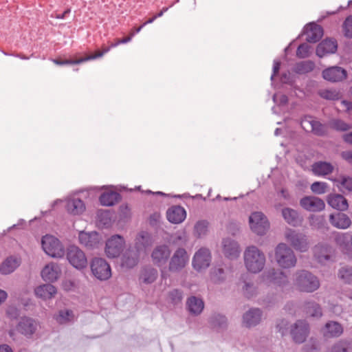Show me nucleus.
Instances as JSON below:
<instances>
[{
	"instance_id": "16",
	"label": "nucleus",
	"mask_w": 352,
	"mask_h": 352,
	"mask_svg": "<svg viewBox=\"0 0 352 352\" xmlns=\"http://www.w3.org/2000/svg\"><path fill=\"white\" fill-rule=\"evenodd\" d=\"M314 258L320 263L324 264L331 259L332 248L327 244L319 243L313 250Z\"/></svg>"
},
{
	"instance_id": "17",
	"label": "nucleus",
	"mask_w": 352,
	"mask_h": 352,
	"mask_svg": "<svg viewBox=\"0 0 352 352\" xmlns=\"http://www.w3.org/2000/svg\"><path fill=\"white\" fill-rule=\"evenodd\" d=\"M223 252L226 257L230 259H235L240 254L239 243L230 238L224 239L222 241Z\"/></svg>"
},
{
	"instance_id": "5",
	"label": "nucleus",
	"mask_w": 352,
	"mask_h": 352,
	"mask_svg": "<svg viewBox=\"0 0 352 352\" xmlns=\"http://www.w3.org/2000/svg\"><path fill=\"white\" fill-rule=\"evenodd\" d=\"M41 245L44 252L54 258H62L64 254V248L60 241L51 235L43 236Z\"/></svg>"
},
{
	"instance_id": "19",
	"label": "nucleus",
	"mask_w": 352,
	"mask_h": 352,
	"mask_svg": "<svg viewBox=\"0 0 352 352\" xmlns=\"http://www.w3.org/2000/svg\"><path fill=\"white\" fill-rule=\"evenodd\" d=\"M336 243L348 255H352V234L349 232L338 233L334 238Z\"/></svg>"
},
{
	"instance_id": "50",
	"label": "nucleus",
	"mask_w": 352,
	"mask_h": 352,
	"mask_svg": "<svg viewBox=\"0 0 352 352\" xmlns=\"http://www.w3.org/2000/svg\"><path fill=\"white\" fill-rule=\"evenodd\" d=\"M208 223L206 221H199L195 226V233L198 237L204 235L208 230Z\"/></svg>"
},
{
	"instance_id": "18",
	"label": "nucleus",
	"mask_w": 352,
	"mask_h": 352,
	"mask_svg": "<svg viewBox=\"0 0 352 352\" xmlns=\"http://www.w3.org/2000/svg\"><path fill=\"white\" fill-rule=\"evenodd\" d=\"M322 77L331 82L342 81L346 78V72L340 67H331L323 70Z\"/></svg>"
},
{
	"instance_id": "33",
	"label": "nucleus",
	"mask_w": 352,
	"mask_h": 352,
	"mask_svg": "<svg viewBox=\"0 0 352 352\" xmlns=\"http://www.w3.org/2000/svg\"><path fill=\"white\" fill-rule=\"evenodd\" d=\"M186 307L191 314L197 316L202 312L204 308V303L201 298L196 296H190L187 300Z\"/></svg>"
},
{
	"instance_id": "24",
	"label": "nucleus",
	"mask_w": 352,
	"mask_h": 352,
	"mask_svg": "<svg viewBox=\"0 0 352 352\" xmlns=\"http://www.w3.org/2000/svg\"><path fill=\"white\" fill-rule=\"evenodd\" d=\"M307 38L306 41L308 43H316L320 40L323 35L322 28L318 24L314 23H309L307 27L305 28Z\"/></svg>"
},
{
	"instance_id": "6",
	"label": "nucleus",
	"mask_w": 352,
	"mask_h": 352,
	"mask_svg": "<svg viewBox=\"0 0 352 352\" xmlns=\"http://www.w3.org/2000/svg\"><path fill=\"white\" fill-rule=\"evenodd\" d=\"M90 267L92 274L100 280H107L111 276V267L104 258H93L90 263Z\"/></svg>"
},
{
	"instance_id": "3",
	"label": "nucleus",
	"mask_w": 352,
	"mask_h": 352,
	"mask_svg": "<svg viewBox=\"0 0 352 352\" xmlns=\"http://www.w3.org/2000/svg\"><path fill=\"white\" fill-rule=\"evenodd\" d=\"M295 276L294 285L300 292L311 293L320 287L318 278L308 271H298Z\"/></svg>"
},
{
	"instance_id": "8",
	"label": "nucleus",
	"mask_w": 352,
	"mask_h": 352,
	"mask_svg": "<svg viewBox=\"0 0 352 352\" xmlns=\"http://www.w3.org/2000/svg\"><path fill=\"white\" fill-rule=\"evenodd\" d=\"M249 222L252 232L260 236L265 234L270 228L267 217L261 212L252 213L249 218Z\"/></svg>"
},
{
	"instance_id": "31",
	"label": "nucleus",
	"mask_w": 352,
	"mask_h": 352,
	"mask_svg": "<svg viewBox=\"0 0 352 352\" xmlns=\"http://www.w3.org/2000/svg\"><path fill=\"white\" fill-rule=\"evenodd\" d=\"M333 166L327 162H316L311 166V170L315 175L325 176L331 174L333 170Z\"/></svg>"
},
{
	"instance_id": "49",
	"label": "nucleus",
	"mask_w": 352,
	"mask_h": 352,
	"mask_svg": "<svg viewBox=\"0 0 352 352\" xmlns=\"http://www.w3.org/2000/svg\"><path fill=\"white\" fill-rule=\"evenodd\" d=\"M319 94L322 98L330 100H338L340 98L339 92L332 89L321 90Z\"/></svg>"
},
{
	"instance_id": "26",
	"label": "nucleus",
	"mask_w": 352,
	"mask_h": 352,
	"mask_svg": "<svg viewBox=\"0 0 352 352\" xmlns=\"http://www.w3.org/2000/svg\"><path fill=\"white\" fill-rule=\"evenodd\" d=\"M327 203L331 207L340 211L346 210L349 208L346 198L339 194L329 195L327 198Z\"/></svg>"
},
{
	"instance_id": "60",
	"label": "nucleus",
	"mask_w": 352,
	"mask_h": 352,
	"mask_svg": "<svg viewBox=\"0 0 352 352\" xmlns=\"http://www.w3.org/2000/svg\"><path fill=\"white\" fill-rule=\"evenodd\" d=\"M341 187L344 188L348 191H352V178L351 177H342L340 182Z\"/></svg>"
},
{
	"instance_id": "1",
	"label": "nucleus",
	"mask_w": 352,
	"mask_h": 352,
	"mask_svg": "<svg viewBox=\"0 0 352 352\" xmlns=\"http://www.w3.org/2000/svg\"><path fill=\"white\" fill-rule=\"evenodd\" d=\"M243 259L248 271L254 274L262 271L266 262L264 253L255 245L246 248L243 253Z\"/></svg>"
},
{
	"instance_id": "27",
	"label": "nucleus",
	"mask_w": 352,
	"mask_h": 352,
	"mask_svg": "<svg viewBox=\"0 0 352 352\" xmlns=\"http://www.w3.org/2000/svg\"><path fill=\"white\" fill-rule=\"evenodd\" d=\"M36 329L35 321L28 317H23L19 321L17 325V330L25 336L32 335Z\"/></svg>"
},
{
	"instance_id": "48",
	"label": "nucleus",
	"mask_w": 352,
	"mask_h": 352,
	"mask_svg": "<svg viewBox=\"0 0 352 352\" xmlns=\"http://www.w3.org/2000/svg\"><path fill=\"white\" fill-rule=\"evenodd\" d=\"M330 127L338 131H346L350 129V125L339 119L332 120L330 123Z\"/></svg>"
},
{
	"instance_id": "54",
	"label": "nucleus",
	"mask_w": 352,
	"mask_h": 352,
	"mask_svg": "<svg viewBox=\"0 0 352 352\" xmlns=\"http://www.w3.org/2000/svg\"><path fill=\"white\" fill-rule=\"evenodd\" d=\"M243 294L246 298H250L256 294V289L253 285L249 282L244 281L243 287Z\"/></svg>"
},
{
	"instance_id": "38",
	"label": "nucleus",
	"mask_w": 352,
	"mask_h": 352,
	"mask_svg": "<svg viewBox=\"0 0 352 352\" xmlns=\"http://www.w3.org/2000/svg\"><path fill=\"white\" fill-rule=\"evenodd\" d=\"M41 276L46 281L56 280L58 278V266L53 263L45 265L41 271Z\"/></svg>"
},
{
	"instance_id": "44",
	"label": "nucleus",
	"mask_w": 352,
	"mask_h": 352,
	"mask_svg": "<svg viewBox=\"0 0 352 352\" xmlns=\"http://www.w3.org/2000/svg\"><path fill=\"white\" fill-rule=\"evenodd\" d=\"M306 313L311 317H321L322 309L319 304L315 302H307L305 305Z\"/></svg>"
},
{
	"instance_id": "34",
	"label": "nucleus",
	"mask_w": 352,
	"mask_h": 352,
	"mask_svg": "<svg viewBox=\"0 0 352 352\" xmlns=\"http://www.w3.org/2000/svg\"><path fill=\"white\" fill-rule=\"evenodd\" d=\"M20 260L14 256L8 257L0 265V274L3 275L9 274L13 272L19 265Z\"/></svg>"
},
{
	"instance_id": "29",
	"label": "nucleus",
	"mask_w": 352,
	"mask_h": 352,
	"mask_svg": "<svg viewBox=\"0 0 352 352\" xmlns=\"http://www.w3.org/2000/svg\"><path fill=\"white\" fill-rule=\"evenodd\" d=\"M139 255L137 250H127L122 255L121 265L126 268H133L138 263Z\"/></svg>"
},
{
	"instance_id": "30",
	"label": "nucleus",
	"mask_w": 352,
	"mask_h": 352,
	"mask_svg": "<svg viewBox=\"0 0 352 352\" xmlns=\"http://www.w3.org/2000/svg\"><path fill=\"white\" fill-rule=\"evenodd\" d=\"M158 276V272L156 269L146 266L142 269L140 275V282L146 285L154 283Z\"/></svg>"
},
{
	"instance_id": "62",
	"label": "nucleus",
	"mask_w": 352,
	"mask_h": 352,
	"mask_svg": "<svg viewBox=\"0 0 352 352\" xmlns=\"http://www.w3.org/2000/svg\"><path fill=\"white\" fill-rule=\"evenodd\" d=\"M103 53L101 51H97L94 54L89 55L83 58H79L80 63H84L87 60H91L100 58L103 56Z\"/></svg>"
},
{
	"instance_id": "47",
	"label": "nucleus",
	"mask_w": 352,
	"mask_h": 352,
	"mask_svg": "<svg viewBox=\"0 0 352 352\" xmlns=\"http://www.w3.org/2000/svg\"><path fill=\"white\" fill-rule=\"evenodd\" d=\"M310 131L318 136H323L327 133L326 127L324 124L320 123V122L314 120V122L311 124V127Z\"/></svg>"
},
{
	"instance_id": "64",
	"label": "nucleus",
	"mask_w": 352,
	"mask_h": 352,
	"mask_svg": "<svg viewBox=\"0 0 352 352\" xmlns=\"http://www.w3.org/2000/svg\"><path fill=\"white\" fill-rule=\"evenodd\" d=\"M134 35L135 33H130L129 36L124 37L122 39H117L116 42L111 43V47H117L120 44H124L129 42Z\"/></svg>"
},
{
	"instance_id": "13",
	"label": "nucleus",
	"mask_w": 352,
	"mask_h": 352,
	"mask_svg": "<svg viewBox=\"0 0 352 352\" xmlns=\"http://www.w3.org/2000/svg\"><path fill=\"white\" fill-rule=\"evenodd\" d=\"M211 262V254L208 249L202 248L195 252L192 258V266L197 271L209 267Z\"/></svg>"
},
{
	"instance_id": "23",
	"label": "nucleus",
	"mask_w": 352,
	"mask_h": 352,
	"mask_svg": "<svg viewBox=\"0 0 352 352\" xmlns=\"http://www.w3.org/2000/svg\"><path fill=\"white\" fill-rule=\"evenodd\" d=\"M80 243L87 248H96L100 242V236L98 232H81L78 236Z\"/></svg>"
},
{
	"instance_id": "59",
	"label": "nucleus",
	"mask_w": 352,
	"mask_h": 352,
	"mask_svg": "<svg viewBox=\"0 0 352 352\" xmlns=\"http://www.w3.org/2000/svg\"><path fill=\"white\" fill-rule=\"evenodd\" d=\"M314 122V119L310 116H305L302 118L300 124L302 128L305 131H309L311 129V124Z\"/></svg>"
},
{
	"instance_id": "53",
	"label": "nucleus",
	"mask_w": 352,
	"mask_h": 352,
	"mask_svg": "<svg viewBox=\"0 0 352 352\" xmlns=\"http://www.w3.org/2000/svg\"><path fill=\"white\" fill-rule=\"evenodd\" d=\"M327 184L325 182H315L311 186L312 192L316 194H323L326 192Z\"/></svg>"
},
{
	"instance_id": "57",
	"label": "nucleus",
	"mask_w": 352,
	"mask_h": 352,
	"mask_svg": "<svg viewBox=\"0 0 352 352\" xmlns=\"http://www.w3.org/2000/svg\"><path fill=\"white\" fill-rule=\"evenodd\" d=\"M52 61L57 65H76L80 64V60L78 59H65L62 60L60 58H54L52 59Z\"/></svg>"
},
{
	"instance_id": "63",
	"label": "nucleus",
	"mask_w": 352,
	"mask_h": 352,
	"mask_svg": "<svg viewBox=\"0 0 352 352\" xmlns=\"http://www.w3.org/2000/svg\"><path fill=\"white\" fill-rule=\"evenodd\" d=\"M7 316L10 318H16L19 315V311L17 308L13 306H10L7 309Z\"/></svg>"
},
{
	"instance_id": "7",
	"label": "nucleus",
	"mask_w": 352,
	"mask_h": 352,
	"mask_svg": "<svg viewBox=\"0 0 352 352\" xmlns=\"http://www.w3.org/2000/svg\"><path fill=\"white\" fill-rule=\"evenodd\" d=\"M66 257L70 265L78 270H82L87 265L85 254L76 245H70L67 248Z\"/></svg>"
},
{
	"instance_id": "56",
	"label": "nucleus",
	"mask_w": 352,
	"mask_h": 352,
	"mask_svg": "<svg viewBox=\"0 0 352 352\" xmlns=\"http://www.w3.org/2000/svg\"><path fill=\"white\" fill-rule=\"evenodd\" d=\"M169 297L173 304H177L182 300V292L179 289H173L170 292Z\"/></svg>"
},
{
	"instance_id": "39",
	"label": "nucleus",
	"mask_w": 352,
	"mask_h": 352,
	"mask_svg": "<svg viewBox=\"0 0 352 352\" xmlns=\"http://www.w3.org/2000/svg\"><path fill=\"white\" fill-rule=\"evenodd\" d=\"M209 322L212 328L217 331L223 330L227 327V318L220 314H214L210 318Z\"/></svg>"
},
{
	"instance_id": "45",
	"label": "nucleus",
	"mask_w": 352,
	"mask_h": 352,
	"mask_svg": "<svg viewBox=\"0 0 352 352\" xmlns=\"http://www.w3.org/2000/svg\"><path fill=\"white\" fill-rule=\"evenodd\" d=\"M74 315L72 310L63 309L60 310L58 314L55 316L56 320L59 324H66L74 320Z\"/></svg>"
},
{
	"instance_id": "46",
	"label": "nucleus",
	"mask_w": 352,
	"mask_h": 352,
	"mask_svg": "<svg viewBox=\"0 0 352 352\" xmlns=\"http://www.w3.org/2000/svg\"><path fill=\"white\" fill-rule=\"evenodd\" d=\"M210 278L214 283H220L225 279V272L220 267H214L210 272Z\"/></svg>"
},
{
	"instance_id": "41",
	"label": "nucleus",
	"mask_w": 352,
	"mask_h": 352,
	"mask_svg": "<svg viewBox=\"0 0 352 352\" xmlns=\"http://www.w3.org/2000/svg\"><path fill=\"white\" fill-rule=\"evenodd\" d=\"M315 64L311 60H303L297 63L294 67V72L298 74H305L314 70Z\"/></svg>"
},
{
	"instance_id": "43",
	"label": "nucleus",
	"mask_w": 352,
	"mask_h": 352,
	"mask_svg": "<svg viewBox=\"0 0 352 352\" xmlns=\"http://www.w3.org/2000/svg\"><path fill=\"white\" fill-rule=\"evenodd\" d=\"M338 277L346 284L352 283V267L343 266L340 267L338 272Z\"/></svg>"
},
{
	"instance_id": "12",
	"label": "nucleus",
	"mask_w": 352,
	"mask_h": 352,
	"mask_svg": "<svg viewBox=\"0 0 352 352\" xmlns=\"http://www.w3.org/2000/svg\"><path fill=\"white\" fill-rule=\"evenodd\" d=\"M264 280L268 283L274 284L283 287L289 284L286 274L279 270L270 269L263 274Z\"/></svg>"
},
{
	"instance_id": "9",
	"label": "nucleus",
	"mask_w": 352,
	"mask_h": 352,
	"mask_svg": "<svg viewBox=\"0 0 352 352\" xmlns=\"http://www.w3.org/2000/svg\"><path fill=\"white\" fill-rule=\"evenodd\" d=\"M124 239L118 234L112 236L106 242L105 253L109 258H116L120 256L124 247Z\"/></svg>"
},
{
	"instance_id": "40",
	"label": "nucleus",
	"mask_w": 352,
	"mask_h": 352,
	"mask_svg": "<svg viewBox=\"0 0 352 352\" xmlns=\"http://www.w3.org/2000/svg\"><path fill=\"white\" fill-rule=\"evenodd\" d=\"M329 352H352V340L340 339L331 347Z\"/></svg>"
},
{
	"instance_id": "14",
	"label": "nucleus",
	"mask_w": 352,
	"mask_h": 352,
	"mask_svg": "<svg viewBox=\"0 0 352 352\" xmlns=\"http://www.w3.org/2000/svg\"><path fill=\"white\" fill-rule=\"evenodd\" d=\"M170 256V250L166 245H160L154 248L151 253L153 263L158 267L164 265Z\"/></svg>"
},
{
	"instance_id": "2",
	"label": "nucleus",
	"mask_w": 352,
	"mask_h": 352,
	"mask_svg": "<svg viewBox=\"0 0 352 352\" xmlns=\"http://www.w3.org/2000/svg\"><path fill=\"white\" fill-rule=\"evenodd\" d=\"M274 259L277 265L283 269L294 267L297 263L294 252L284 243L278 244L275 248Z\"/></svg>"
},
{
	"instance_id": "21",
	"label": "nucleus",
	"mask_w": 352,
	"mask_h": 352,
	"mask_svg": "<svg viewBox=\"0 0 352 352\" xmlns=\"http://www.w3.org/2000/svg\"><path fill=\"white\" fill-rule=\"evenodd\" d=\"M338 47L335 39L327 38L320 43L316 47V54L319 57H323L328 54H333Z\"/></svg>"
},
{
	"instance_id": "37",
	"label": "nucleus",
	"mask_w": 352,
	"mask_h": 352,
	"mask_svg": "<svg viewBox=\"0 0 352 352\" xmlns=\"http://www.w3.org/2000/svg\"><path fill=\"white\" fill-rule=\"evenodd\" d=\"M66 209L70 214H80L85 210V206L80 199L74 198L67 201Z\"/></svg>"
},
{
	"instance_id": "51",
	"label": "nucleus",
	"mask_w": 352,
	"mask_h": 352,
	"mask_svg": "<svg viewBox=\"0 0 352 352\" xmlns=\"http://www.w3.org/2000/svg\"><path fill=\"white\" fill-rule=\"evenodd\" d=\"M310 46L307 43L300 44L296 50V56L300 58H305L309 56Z\"/></svg>"
},
{
	"instance_id": "35",
	"label": "nucleus",
	"mask_w": 352,
	"mask_h": 352,
	"mask_svg": "<svg viewBox=\"0 0 352 352\" xmlns=\"http://www.w3.org/2000/svg\"><path fill=\"white\" fill-rule=\"evenodd\" d=\"M282 215L285 221L292 226H298L301 223L302 219L298 212L289 208H285L282 210Z\"/></svg>"
},
{
	"instance_id": "15",
	"label": "nucleus",
	"mask_w": 352,
	"mask_h": 352,
	"mask_svg": "<svg viewBox=\"0 0 352 352\" xmlns=\"http://www.w3.org/2000/svg\"><path fill=\"white\" fill-rule=\"evenodd\" d=\"M300 205L305 210L310 212H319L325 207L322 199L314 196H307L302 198L300 201Z\"/></svg>"
},
{
	"instance_id": "4",
	"label": "nucleus",
	"mask_w": 352,
	"mask_h": 352,
	"mask_svg": "<svg viewBox=\"0 0 352 352\" xmlns=\"http://www.w3.org/2000/svg\"><path fill=\"white\" fill-rule=\"evenodd\" d=\"M285 239L296 251L305 252L309 248L308 237L302 232L288 229L285 232Z\"/></svg>"
},
{
	"instance_id": "28",
	"label": "nucleus",
	"mask_w": 352,
	"mask_h": 352,
	"mask_svg": "<svg viewBox=\"0 0 352 352\" xmlns=\"http://www.w3.org/2000/svg\"><path fill=\"white\" fill-rule=\"evenodd\" d=\"M342 333V326L340 323L334 321L327 322L323 329L324 336L327 338H338L340 336Z\"/></svg>"
},
{
	"instance_id": "20",
	"label": "nucleus",
	"mask_w": 352,
	"mask_h": 352,
	"mask_svg": "<svg viewBox=\"0 0 352 352\" xmlns=\"http://www.w3.org/2000/svg\"><path fill=\"white\" fill-rule=\"evenodd\" d=\"M262 311L258 308H252L243 316V323L246 327L257 325L261 320Z\"/></svg>"
},
{
	"instance_id": "58",
	"label": "nucleus",
	"mask_w": 352,
	"mask_h": 352,
	"mask_svg": "<svg viewBox=\"0 0 352 352\" xmlns=\"http://www.w3.org/2000/svg\"><path fill=\"white\" fill-rule=\"evenodd\" d=\"M289 322L286 320H280L276 324L278 331L283 336L287 333Z\"/></svg>"
},
{
	"instance_id": "10",
	"label": "nucleus",
	"mask_w": 352,
	"mask_h": 352,
	"mask_svg": "<svg viewBox=\"0 0 352 352\" xmlns=\"http://www.w3.org/2000/svg\"><path fill=\"white\" fill-rule=\"evenodd\" d=\"M188 256L184 248H178L170 258L168 269L170 272H179L187 264Z\"/></svg>"
},
{
	"instance_id": "52",
	"label": "nucleus",
	"mask_w": 352,
	"mask_h": 352,
	"mask_svg": "<svg viewBox=\"0 0 352 352\" xmlns=\"http://www.w3.org/2000/svg\"><path fill=\"white\" fill-rule=\"evenodd\" d=\"M319 344L316 340L311 339L302 349V352H319Z\"/></svg>"
},
{
	"instance_id": "32",
	"label": "nucleus",
	"mask_w": 352,
	"mask_h": 352,
	"mask_svg": "<svg viewBox=\"0 0 352 352\" xmlns=\"http://www.w3.org/2000/svg\"><path fill=\"white\" fill-rule=\"evenodd\" d=\"M121 199L120 193L116 191H108L102 193L99 197L101 205L104 206H112L116 204Z\"/></svg>"
},
{
	"instance_id": "61",
	"label": "nucleus",
	"mask_w": 352,
	"mask_h": 352,
	"mask_svg": "<svg viewBox=\"0 0 352 352\" xmlns=\"http://www.w3.org/2000/svg\"><path fill=\"white\" fill-rule=\"evenodd\" d=\"M109 213L107 211L100 212L98 214V220L103 225H109L110 223V219L108 217Z\"/></svg>"
},
{
	"instance_id": "25",
	"label": "nucleus",
	"mask_w": 352,
	"mask_h": 352,
	"mask_svg": "<svg viewBox=\"0 0 352 352\" xmlns=\"http://www.w3.org/2000/svg\"><path fill=\"white\" fill-rule=\"evenodd\" d=\"M331 224L339 229H346L351 225V219L344 213L336 212L329 216Z\"/></svg>"
},
{
	"instance_id": "55",
	"label": "nucleus",
	"mask_w": 352,
	"mask_h": 352,
	"mask_svg": "<svg viewBox=\"0 0 352 352\" xmlns=\"http://www.w3.org/2000/svg\"><path fill=\"white\" fill-rule=\"evenodd\" d=\"M344 36L352 38V16H348L343 24Z\"/></svg>"
},
{
	"instance_id": "11",
	"label": "nucleus",
	"mask_w": 352,
	"mask_h": 352,
	"mask_svg": "<svg viewBox=\"0 0 352 352\" xmlns=\"http://www.w3.org/2000/svg\"><path fill=\"white\" fill-rule=\"evenodd\" d=\"M309 332V324L302 320H297L291 329L293 340L298 344L304 342Z\"/></svg>"
},
{
	"instance_id": "36",
	"label": "nucleus",
	"mask_w": 352,
	"mask_h": 352,
	"mask_svg": "<svg viewBox=\"0 0 352 352\" xmlns=\"http://www.w3.org/2000/svg\"><path fill=\"white\" fill-rule=\"evenodd\" d=\"M36 296L44 300L50 299L56 294V288L51 284H44L35 289Z\"/></svg>"
},
{
	"instance_id": "22",
	"label": "nucleus",
	"mask_w": 352,
	"mask_h": 352,
	"mask_svg": "<svg viewBox=\"0 0 352 352\" xmlns=\"http://www.w3.org/2000/svg\"><path fill=\"white\" fill-rule=\"evenodd\" d=\"M167 219L172 223H180L186 217L185 209L180 206H173L166 212Z\"/></svg>"
},
{
	"instance_id": "42",
	"label": "nucleus",
	"mask_w": 352,
	"mask_h": 352,
	"mask_svg": "<svg viewBox=\"0 0 352 352\" xmlns=\"http://www.w3.org/2000/svg\"><path fill=\"white\" fill-rule=\"evenodd\" d=\"M151 243V236L148 233L142 232L135 239V248L138 252H140L146 247L149 246Z\"/></svg>"
}]
</instances>
